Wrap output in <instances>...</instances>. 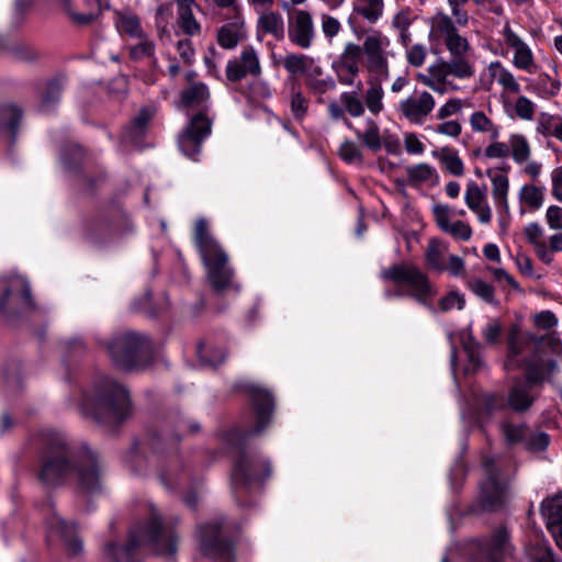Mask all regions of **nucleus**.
Here are the masks:
<instances>
[{"mask_svg": "<svg viewBox=\"0 0 562 562\" xmlns=\"http://www.w3.org/2000/svg\"><path fill=\"white\" fill-rule=\"evenodd\" d=\"M47 447L40 472L41 481L55 487L69 481L77 483L80 492L94 494L101 490V471L94 453L86 446H69L56 431L44 435Z\"/></svg>", "mask_w": 562, "mask_h": 562, "instance_id": "1", "label": "nucleus"}, {"mask_svg": "<svg viewBox=\"0 0 562 562\" xmlns=\"http://www.w3.org/2000/svg\"><path fill=\"white\" fill-rule=\"evenodd\" d=\"M177 541L172 527L161 519L153 504H148L145 517L130 529L126 544L119 548L115 543H106L104 554L111 562H138L137 549L148 548L156 554L172 555L177 551Z\"/></svg>", "mask_w": 562, "mask_h": 562, "instance_id": "2", "label": "nucleus"}, {"mask_svg": "<svg viewBox=\"0 0 562 562\" xmlns=\"http://www.w3.org/2000/svg\"><path fill=\"white\" fill-rule=\"evenodd\" d=\"M130 408L127 391L113 380L104 379L85 394L81 411L98 424L114 428L126 417Z\"/></svg>", "mask_w": 562, "mask_h": 562, "instance_id": "3", "label": "nucleus"}, {"mask_svg": "<svg viewBox=\"0 0 562 562\" xmlns=\"http://www.w3.org/2000/svg\"><path fill=\"white\" fill-rule=\"evenodd\" d=\"M194 240L212 286L217 291L231 288L234 272L229 267L228 257L218 243L209 234L207 223L204 218H200L195 223Z\"/></svg>", "mask_w": 562, "mask_h": 562, "instance_id": "4", "label": "nucleus"}, {"mask_svg": "<svg viewBox=\"0 0 562 562\" xmlns=\"http://www.w3.org/2000/svg\"><path fill=\"white\" fill-rule=\"evenodd\" d=\"M457 26L458 24L449 14L438 11L429 20L428 40L430 43H442L452 60L474 64L471 58L473 47Z\"/></svg>", "mask_w": 562, "mask_h": 562, "instance_id": "5", "label": "nucleus"}, {"mask_svg": "<svg viewBox=\"0 0 562 562\" xmlns=\"http://www.w3.org/2000/svg\"><path fill=\"white\" fill-rule=\"evenodd\" d=\"M527 380L517 381L509 391L507 404L517 412L528 409L533 400L532 384L548 380L557 370V363L549 358L538 357L527 364Z\"/></svg>", "mask_w": 562, "mask_h": 562, "instance_id": "6", "label": "nucleus"}, {"mask_svg": "<svg viewBox=\"0 0 562 562\" xmlns=\"http://www.w3.org/2000/svg\"><path fill=\"white\" fill-rule=\"evenodd\" d=\"M383 278L392 280L397 285L396 295H409L417 302L426 304L435 294L427 276L412 263H402L390 267L382 273Z\"/></svg>", "mask_w": 562, "mask_h": 562, "instance_id": "7", "label": "nucleus"}, {"mask_svg": "<svg viewBox=\"0 0 562 562\" xmlns=\"http://www.w3.org/2000/svg\"><path fill=\"white\" fill-rule=\"evenodd\" d=\"M269 473V463L265 458L247 452L240 453L231 473L232 488L236 499L240 502L244 494H247Z\"/></svg>", "mask_w": 562, "mask_h": 562, "instance_id": "8", "label": "nucleus"}, {"mask_svg": "<svg viewBox=\"0 0 562 562\" xmlns=\"http://www.w3.org/2000/svg\"><path fill=\"white\" fill-rule=\"evenodd\" d=\"M475 75V65L463 60H439L428 68V75H419V80L432 91L443 94L450 77L467 80Z\"/></svg>", "mask_w": 562, "mask_h": 562, "instance_id": "9", "label": "nucleus"}, {"mask_svg": "<svg viewBox=\"0 0 562 562\" xmlns=\"http://www.w3.org/2000/svg\"><path fill=\"white\" fill-rule=\"evenodd\" d=\"M148 351V340L135 333L116 336L109 346L113 362L125 370L140 367L139 359Z\"/></svg>", "mask_w": 562, "mask_h": 562, "instance_id": "10", "label": "nucleus"}, {"mask_svg": "<svg viewBox=\"0 0 562 562\" xmlns=\"http://www.w3.org/2000/svg\"><path fill=\"white\" fill-rule=\"evenodd\" d=\"M391 40L379 30H373L363 40L361 53L366 56V69L369 76L389 79L390 68L386 49Z\"/></svg>", "mask_w": 562, "mask_h": 562, "instance_id": "11", "label": "nucleus"}, {"mask_svg": "<svg viewBox=\"0 0 562 562\" xmlns=\"http://www.w3.org/2000/svg\"><path fill=\"white\" fill-rule=\"evenodd\" d=\"M482 467L484 480L481 483L480 501L483 508L496 509L507 499V481L501 474V471L493 459L484 458Z\"/></svg>", "mask_w": 562, "mask_h": 562, "instance_id": "12", "label": "nucleus"}, {"mask_svg": "<svg viewBox=\"0 0 562 562\" xmlns=\"http://www.w3.org/2000/svg\"><path fill=\"white\" fill-rule=\"evenodd\" d=\"M436 106V100L426 90H414L407 98L398 103L400 114L409 123L422 125Z\"/></svg>", "mask_w": 562, "mask_h": 562, "instance_id": "13", "label": "nucleus"}, {"mask_svg": "<svg viewBox=\"0 0 562 562\" xmlns=\"http://www.w3.org/2000/svg\"><path fill=\"white\" fill-rule=\"evenodd\" d=\"M211 120L203 113L193 116L179 136L180 150L191 159L200 154L201 144L211 134Z\"/></svg>", "mask_w": 562, "mask_h": 562, "instance_id": "14", "label": "nucleus"}, {"mask_svg": "<svg viewBox=\"0 0 562 562\" xmlns=\"http://www.w3.org/2000/svg\"><path fill=\"white\" fill-rule=\"evenodd\" d=\"M198 537L201 551L214 559L225 562L232 561L234 557L233 546L223 540L220 535V524H205L199 528Z\"/></svg>", "mask_w": 562, "mask_h": 562, "instance_id": "15", "label": "nucleus"}, {"mask_svg": "<svg viewBox=\"0 0 562 562\" xmlns=\"http://www.w3.org/2000/svg\"><path fill=\"white\" fill-rule=\"evenodd\" d=\"M504 44L514 50L512 64L515 68L535 74L537 65L533 53L529 45L510 27L509 23H505L502 30Z\"/></svg>", "mask_w": 562, "mask_h": 562, "instance_id": "16", "label": "nucleus"}, {"mask_svg": "<svg viewBox=\"0 0 562 562\" xmlns=\"http://www.w3.org/2000/svg\"><path fill=\"white\" fill-rule=\"evenodd\" d=\"M47 537L49 540H60L69 554H78L82 551V541L77 537L72 524L65 521L54 510L46 519Z\"/></svg>", "mask_w": 562, "mask_h": 562, "instance_id": "17", "label": "nucleus"}, {"mask_svg": "<svg viewBox=\"0 0 562 562\" xmlns=\"http://www.w3.org/2000/svg\"><path fill=\"white\" fill-rule=\"evenodd\" d=\"M57 3L78 25L93 22L101 14L103 7H108L103 0H57Z\"/></svg>", "mask_w": 562, "mask_h": 562, "instance_id": "18", "label": "nucleus"}, {"mask_svg": "<svg viewBox=\"0 0 562 562\" xmlns=\"http://www.w3.org/2000/svg\"><path fill=\"white\" fill-rule=\"evenodd\" d=\"M250 396L252 400V405L256 414V426L248 434H233L229 441H233L235 437H237L238 440L243 441L249 435H259L270 422L273 408L272 398L270 394L260 387L251 386Z\"/></svg>", "mask_w": 562, "mask_h": 562, "instance_id": "19", "label": "nucleus"}, {"mask_svg": "<svg viewBox=\"0 0 562 562\" xmlns=\"http://www.w3.org/2000/svg\"><path fill=\"white\" fill-rule=\"evenodd\" d=\"M248 75H261L260 59L252 46L244 47L239 59L229 60L226 66V76L231 81H239Z\"/></svg>", "mask_w": 562, "mask_h": 562, "instance_id": "20", "label": "nucleus"}, {"mask_svg": "<svg viewBox=\"0 0 562 562\" xmlns=\"http://www.w3.org/2000/svg\"><path fill=\"white\" fill-rule=\"evenodd\" d=\"M361 47L352 42L345 45L342 53L335 64L339 81L351 86L360 71Z\"/></svg>", "mask_w": 562, "mask_h": 562, "instance_id": "21", "label": "nucleus"}, {"mask_svg": "<svg viewBox=\"0 0 562 562\" xmlns=\"http://www.w3.org/2000/svg\"><path fill=\"white\" fill-rule=\"evenodd\" d=\"M289 38L303 49L311 47L315 37V29L312 15L304 10H297L289 20Z\"/></svg>", "mask_w": 562, "mask_h": 562, "instance_id": "22", "label": "nucleus"}, {"mask_svg": "<svg viewBox=\"0 0 562 562\" xmlns=\"http://www.w3.org/2000/svg\"><path fill=\"white\" fill-rule=\"evenodd\" d=\"M540 512L548 530L562 550V493H555L543 499Z\"/></svg>", "mask_w": 562, "mask_h": 562, "instance_id": "23", "label": "nucleus"}, {"mask_svg": "<svg viewBox=\"0 0 562 562\" xmlns=\"http://www.w3.org/2000/svg\"><path fill=\"white\" fill-rule=\"evenodd\" d=\"M464 202L469 210L476 215L481 224L488 225L491 223L492 209L484 188H481L474 181H470L465 188Z\"/></svg>", "mask_w": 562, "mask_h": 562, "instance_id": "24", "label": "nucleus"}, {"mask_svg": "<svg viewBox=\"0 0 562 562\" xmlns=\"http://www.w3.org/2000/svg\"><path fill=\"white\" fill-rule=\"evenodd\" d=\"M475 546L479 548L483 559L491 562H498L509 551V537L505 527H499L491 536L488 540H476Z\"/></svg>", "mask_w": 562, "mask_h": 562, "instance_id": "25", "label": "nucleus"}, {"mask_svg": "<svg viewBox=\"0 0 562 562\" xmlns=\"http://www.w3.org/2000/svg\"><path fill=\"white\" fill-rule=\"evenodd\" d=\"M11 297L19 299L27 304L31 297V291L24 277L14 274L10 278H0V310L4 311Z\"/></svg>", "mask_w": 562, "mask_h": 562, "instance_id": "26", "label": "nucleus"}, {"mask_svg": "<svg viewBox=\"0 0 562 562\" xmlns=\"http://www.w3.org/2000/svg\"><path fill=\"white\" fill-rule=\"evenodd\" d=\"M509 167H503L497 169H487L486 176L491 181V194L494 205L507 204L509 195Z\"/></svg>", "mask_w": 562, "mask_h": 562, "instance_id": "27", "label": "nucleus"}, {"mask_svg": "<svg viewBox=\"0 0 562 562\" xmlns=\"http://www.w3.org/2000/svg\"><path fill=\"white\" fill-rule=\"evenodd\" d=\"M486 71L493 81H496L505 93L517 94L521 88L515 75L501 61H491Z\"/></svg>", "mask_w": 562, "mask_h": 562, "instance_id": "28", "label": "nucleus"}, {"mask_svg": "<svg viewBox=\"0 0 562 562\" xmlns=\"http://www.w3.org/2000/svg\"><path fill=\"white\" fill-rule=\"evenodd\" d=\"M459 338L469 360L465 372H475L482 367L481 345L473 336L471 325L460 331Z\"/></svg>", "mask_w": 562, "mask_h": 562, "instance_id": "29", "label": "nucleus"}, {"mask_svg": "<svg viewBox=\"0 0 562 562\" xmlns=\"http://www.w3.org/2000/svg\"><path fill=\"white\" fill-rule=\"evenodd\" d=\"M155 109L151 106H145L140 110L138 115L133 120L131 125L123 133V140L128 142L135 146L140 144L143 136L145 135L147 124L154 116Z\"/></svg>", "mask_w": 562, "mask_h": 562, "instance_id": "30", "label": "nucleus"}, {"mask_svg": "<svg viewBox=\"0 0 562 562\" xmlns=\"http://www.w3.org/2000/svg\"><path fill=\"white\" fill-rule=\"evenodd\" d=\"M407 181L411 186H436L439 182V173L435 167L422 162L405 168Z\"/></svg>", "mask_w": 562, "mask_h": 562, "instance_id": "31", "label": "nucleus"}, {"mask_svg": "<svg viewBox=\"0 0 562 562\" xmlns=\"http://www.w3.org/2000/svg\"><path fill=\"white\" fill-rule=\"evenodd\" d=\"M307 89L316 95H323L336 89V81L331 76H323L321 66H312L305 77Z\"/></svg>", "mask_w": 562, "mask_h": 562, "instance_id": "32", "label": "nucleus"}, {"mask_svg": "<svg viewBox=\"0 0 562 562\" xmlns=\"http://www.w3.org/2000/svg\"><path fill=\"white\" fill-rule=\"evenodd\" d=\"M244 37V22L239 18L222 25L217 32V43L225 49L236 47Z\"/></svg>", "mask_w": 562, "mask_h": 562, "instance_id": "33", "label": "nucleus"}, {"mask_svg": "<svg viewBox=\"0 0 562 562\" xmlns=\"http://www.w3.org/2000/svg\"><path fill=\"white\" fill-rule=\"evenodd\" d=\"M386 80L387 79H380L374 76H369L368 78L369 88L364 92V103L369 112L373 115H378L384 109V90L382 83Z\"/></svg>", "mask_w": 562, "mask_h": 562, "instance_id": "34", "label": "nucleus"}, {"mask_svg": "<svg viewBox=\"0 0 562 562\" xmlns=\"http://www.w3.org/2000/svg\"><path fill=\"white\" fill-rule=\"evenodd\" d=\"M384 0H355L353 12L369 24H376L384 15Z\"/></svg>", "mask_w": 562, "mask_h": 562, "instance_id": "35", "label": "nucleus"}, {"mask_svg": "<svg viewBox=\"0 0 562 562\" xmlns=\"http://www.w3.org/2000/svg\"><path fill=\"white\" fill-rule=\"evenodd\" d=\"M546 188L535 183L524 184L518 192V200L530 212H536L543 206Z\"/></svg>", "mask_w": 562, "mask_h": 562, "instance_id": "36", "label": "nucleus"}, {"mask_svg": "<svg viewBox=\"0 0 562 562\" xmlns=\"http://www.w3.org/2000/svg\"><path fill=\"white\" fill-rule=\"evenodd\" d=\"M535 337L531 334L520 333L513 329L508 337V355L505 367L507 369L519 367L520 363L516 359L524 350L525 346L533 340Z\"/></svg>", "mask_w": 562, "mask_h": 562, "instance_id": "37", "label": "nucleus"}, {"mask_svg": "<svg viewBox=\"0 0 562 562\" xmlns=\"http://www.w3.org/2000/svg\"><path fill=\"white\" fill-rule=\"evenodd\" d=\"M432 156L443 166L452 176L461 177L464 173V164L458 151L450 147H442L432 151Z\"/></svg>", "mask_w": 562, "mask_h": 562, "instance_id": "38", "label": "nucleus"}, {"mask_svg": "<svg viewBox=\"0 0 562 562\" xmlns=\"http://www.w3.org/2000/svg\"><path fill=\"white\" fill-rule=\"evenodd\" d=\"M449 255L448 245L438 239H430L425 254L426 265L429 269L442 272L443 265Z\"/></svg>", "mask_w": 562, "mask_h": 562, "instance_id": "39", "label": "nucleus"}, {"mask_svg": "<svg viewBox=\"0 0 562 562\" xmlns=\"http://www.w3.org/2000/svg\"><path fill=\"white\" fill-rule=\"evenodd\" d=\"M509 156L517 165H522L531 156V147L527 137L519 133L509 135Z\"/></svg>", "mask_w": 562, "mask_h": 562, "instance_id": "40", "label": "nucleus"}, {"mask_svg": "<svg viewBox=\"0 0 562 562\" xmlns=\"http://www.w3.org/2000/svg\"><path fill=\"white\" fill-rule=\"evenodd\" d=\"M210 98L206 85L193 83L181 93V103L184 106H203Z\"/></svg>", "mask_w": 562, "mask_h": 562, "instance_id": "41", "label": "nucleus"}, {"mask_svg": "<svg viewBox=\"0 0 562 562\" xmlns=\"http://www.w3.org/2000/svg\"><path fill=\"white\" fill-rule=\"evenodd\" d=\"M259 27L265 32L273 35L277 40L284 37L283 18L278 12H268L262 14L258 20Z\"/></svg>", "mask_w": 562, "mask_h": 562, "instance_id": "42", "label": "nucleus"}, {"mask_svg": "<svg viewBox=\"0 0 562 562\" xmlns=\"http://www.w3.org/2000/svg\"><path fill=\"white\" fill-rule=\"evenodd\" d=\"M469 122L474 132L488 133L490 138H499L501 136V128L482 111H475L472 113Z\"/></svg>", "mask_w": 562, "mask_h": 562, "instance_id": "43", "label": "nucleus"}, {"mask_svg": "<svg viewBox=\"0 0 562 562\" xmlns=\"http://www.w3.org/2000/svg\"><path fill=\"white\" fill-rule=\"evenodd\" d=\"M282 66L292 75L303 74L307 76L314 65V60L305 55L289 54L282 59Z\"/></svg>", "mask_w": 562, "mask_h": 562, "instance_id": "44", "label": "nucleus"}, {"mask_svg": "<svg viewBox=\"0 0 562 562\" xmlns=\"http://www.w3.org/2000/svg\"><path fill=\"white\" fill-rule=\"evenodd\" d=\"M289 103L291 114L294 120L300 122L303 121L308 112L310 99L300 89L293 87L290 93Z\"/></svg>", "mask_w": 562, "mask_h": 562, "instance_id": "45", "label": "nucleus"}, {"mask_svg": "<svg viewBox=\"0 0 562 562\" xmlns=\"http://www.w3.org/2000/svg\"><path fill=\"white\" fill-rule=\"evenodd\" d=\"M526 555L530 562H559L544 541L537 539L535 544L526 547Z\"/></svg>", "mask_w": 562, "mask_h": 562, "instance_id": "46", "label": "nucleus"}, {"mask_svg": "<svg viewBox=\"0 0 562 562\" xmlns=\"http://www.w3.org/2000/svg\"><path fill=\"white\" fill-rule=\"evenodd\" d=\"M178 13V25L181 31L189 36H195L201 33V24L195 19L192 9H183L177 11Z\"/></svg>", "mask_w": 562, "mask_h": 562, "instance_id": "47", "label": "nucleus"}, {"mask_svg": "<svg viewBox=\"0 0 562 562\" xmlns=\"http://www.w3.org/2000/svg\"><path fill=\"white\" fill-rule=\"evenodd\" d=\"M116 27L120 33L132 37L143 38V31L138 19L132 14H122L116 20Z\"/></svg>", "mask_w": 562, "mask_h": 562, "instance_id": "48", "label": "nucleus"}, {"mask_svg": "<svg viewBox=\"0 0 562 562\" xmlns=\"http://www.w3.org/2000/svg\"><path fill=\"white\" fill-rule=\"evenodd\" d=\"M357 136L373 153L379 151L382 147L379 126L372 120L368 121V128L362 134L358 132Z\"/></svg>", "mask_w": 562, "mask_h": 562, "instance_id": "49", "label": "nucleus"}, {"mask_svg": "<svg viewBox=\"0 0 562 562\" xmlns=\"http://www.w3.org/2000/svg\"><path fill=\"white\" fill-rule=\"evenodd\" d=\"M21 119V111L14 105L0 106V131L5 128L13 132Z\"/></svg>", "mask_w": 562, "mask_h": 562, "instance_id": "50", "label": "nucleus"}, {"mask_svg": "<svg viewBox=\"0 0 562 562\" xmlns=\"http://www.w3.org/2000/svg\"><path fill=\"white\" fill-rule=\"evenodd\" d=\"M198 356L202 363L216 367L224 361L226 353L223 349L200 345Z\"/></svg>", "mask_w": 562, "mask_h": 562, "instance_id": "51", "label": "nucleus"}, {"mask_svg": "<svg viewBox=\"0 0 562 562\" xmlns=\"http://www.w3.org/2000/svg\"><path fill=\"white\" fill-rule=\"evenodd\" d=\"M339 157L348 164L363 162V156L359 146L352 140H345L339 147Z\"/></svg>", "mask_w": 562, "mask_h": 562, "instance_id": "52", "label": "nucleus"}, {"mask_svg": "<svg viewBox=\"0 0 562 562\" xmlns=\"http://www.w3.org/2000/svg\"><path fill=\"white\" fill-rule=\"evenodd\" d=\"M340 102L352 117H360L364 113L363 102L356 92H342Z\"/></svg>", "mask_w": 562, "mask_h": 562, "instance_id": "53", "label": "nucleus"}, {"mask_svg": "<svg viewBox=\"0 0 562 562\" xmlns=\"http://www.w3.org/2000/svg\"><path fill=\"white\" fill-rule=\"evenodd\" d=\"M484 156L490 159H506L509 157V138L501 142L499 138H490V144L484 149Z\"/></svg>", "mask_w": 562, "mask_h": 562, "instance_id": "54", "label": "nucleus"}, {"mask_svg": "<svg viewBox=\"0 0 562 562\" xmlns=\"http://www.w3.org/2000/svg\"><path fill=\"white\" fill-rule=\"evenodd\" d=\"M63 85L58 80H53L47 85L46 91L43 94L41 108L44 111H49L52 106L60 99Z\"/></svg>", "mask_w": 562, "mask_h": 562, "instance_id": "55", "label": "nucleus"}, {"mask_svg": "<svg viewBox=\"0 0 562 562\" xmlns=\"http://www.w3.org/2000/svg\"><path fill=\"white\" fill-rule=\"evenodd\" d=\"M415 16L411 8H402L397 10L391 19V29L396 32L411 29Z\"/></svg>", "mask_w": 562, "mask_h": 562, "instance_id": "56", "label": "nucleus"}, {"mask_svg": "<svg viewBox=\"0 0 562 562\" xmlns=\"http://www.w3.org/2000/svg\"><path fill=\"white\" fill-rule=\"evenodd\" d=\"M560 116L541 113L537 121L536 131L544 137L553 136Z\"/></svg>", "mask_w": 562, "mask_h": 562, "instance_id": "57", "label": "nucleus"}, {"mask_svg": "<svg viewBox=\"0 0 562 562\" xmlns=\"http://www.w3.org/2000/svg\"><path fill=\"white\" fill-rule=\"evenodd\" d=\"M515 114L524 121H531L535 115L536 104L527 97L517 98L514 105Z\"/></svg>", "mask_w": 562, "mask_h": 562, "instance_id": "58", "label": "nucleus"}, {"mask_svg": "<svg viewBox=\"0 0 562 562\" xmlns=\"http://www.w3.org/2000/svg\"><path fill=\"white\" fill-rule=\"evenodd\" d=\"M407 63L413 67H422L427 57V48L424 44H414L405 49Z\"/></svg>", "mask_w": 562, "mask_h": 562, "instance_id": "59", "label": "nucleus"}, {"mask_svg": "<svg viewBox=\"0 0 562 562\" xmlns=\"http://www.w3.org/2000/svg\"><path fill=\"white\" fill-rule=\"evenodd\" d=\"M465 305L464 296L457 292L451 291L439 300V308L442 312H449L452 310H462Z\"/></svg>", "mask_w": 562, "mask_h": 562, "instance_id": "60", "label": "nucleus"}, {"mask_svg": "<svg viewBox=\"0 0 562 562\" xmlns=\"http://www.w3.org/2000/svg\"><path fill=\"white\" fill-rule=\"evenodd\" d=\"M450 8L451 18L459 26H467L469 24L470 16L463 9V5L468 0H447Z\"/></svg>", "mask_w": 562, "mask_h": 562, "instance_id": "61", "label": "nucleus"}, {"mask_svg": "<svg viewBox=\"0 0 562 562\" xmlns=\"http://www.w3.org/2000/svg\"><path fill=\"white\" fill-rule=\"evenodd\" d=\"M503 431L506 439L512 443L525 442V438L529 432V429L525 426L505 424Z\"/></svg>", "mask_w": 562, "mask_h": 562, "instance_id": "62", "label": "nucleus"}, {"mask_svg": "<svg viewBox=\"0 0 562 562\" xmlns=\"http://www.w3.org/2000/svg\"><path fill=\"white\" fill-rule=\"evenodd\" d=\"M524 443L526 445L527 449L531 451H542L549 445V436L544 432L533 434L529 429V432L527 435V438H525Z\"/></svg>", "mask_w": 562, "mask_h": 562, "instance_id": "63", "label": "nucleus"}, {"mask_svg": "<svg viewBox=\"0 0 562 562\" xmlns=\"http://www.w3.org/2000/svg\"><path fill=\"white\" fill-rule=\"evenodd\" d=\"M502 335V325L497 319L488 321L482 329L484 340L490 345H495L499 341Z\"/></svg>", "mask_w": 562, "mask_h": 562, "instance_id": "64", "label": "nucleus"}]
</instances>
